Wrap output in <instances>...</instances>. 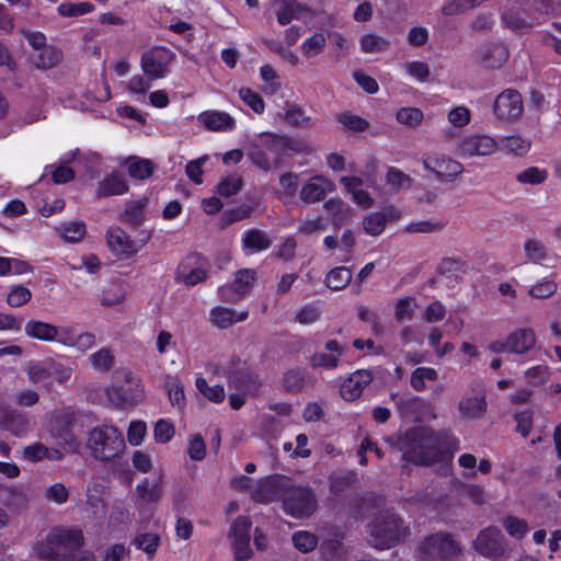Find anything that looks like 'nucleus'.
I'll use <instances>...</instances> for the list:
<instances>
[{
    "label": "nucleus",
    "mask_w": 561,
    "mask_h": 561,
    "mask_svg": "<svg viewBox=\"0 0 561 561\" xmlns=\"http://www.w3.org/2000/svg\"><path fill=\"white\" fill-rule=\"evenodd\" d=\"M397 448L402 453L403 460L421 467L440 463L447 473L454 453L458 449V440L448 431L414 427L398 437Z\"/></svg>",
    "instance_id": "f257e3e1"
},
{
    "label": "nucleus",
    "mask_w": 561,
    "mask_h": 561,
    "mask_svg": "<svg viewBox=\"0 0 561 561\" xmlns=\"http://www.w3.org/2000/svg\"><path fill=\"white\" fill-rule=\"evenodd\" d=\"M84 543L77 528H53L44 539L34 543L35 554L46 561H72Z\"/></svg>",
    "instance_id": "f03ea898"
},
{
    "label": "nucleus",
    "mask_w": 561,
    "mask_h": 561,
    "mask_svg": "<svg viewBox=\"0 0 561 561\" xmlns=\"http://www.w3.org/2000/svg\"><path fill=\"white\" fill-rule=\"evenodd\" d=\"M87 447L92 457L108 462L124 453L126 444L122 432L117 427L101 425L89 432Z\"/></svg>",
    "instance_id": "7ed1b4c3"
},
{
    "label": "nucleus",
    "mask_w": 561,
    "mask_h": 561,
    "mask_svg": "<svg viewBox=\"0 0 561 561\" xmlns=\"http://www.w3.org/2000/svg\"><path fill=\"white\" fill-rule=\"evenodd\" d=\"M408 535L403 520L391 510L380 512L369 524L370 543L377 549H389Z\"/></svg>",
    "instance_id": "20e7f679"
},
{
    "label": "nucleus",
    "mask_w": 561,
    "mask_h": 561,
    "mask_svg": "<svg viewBox=\"0 0 561 561\" xmlns=\"http://www.w3.org/2000/svg\"><path fill=\"white\" fill-rule=\"evenodd\" d=\"M219 371L227 378L230 389H236L250 397L259 396L262 381L239 357L232 356L228 363L216 365L215 373Z\"/></svg>",
    "instance_id": "39448f33"
},
{
    "label": "nucleus",
    "mask_w": 561,
    "mask_h": 561,
    "mask_svg": "<svg viewBox=\"0 0 561 561\" xmlns=\"http://www.w3.org/2000/svg\"><path fill=\"white\" fill-rule=\"evenodd\" d=\"M283 511L294 518H308L318 507V500L310 486L289 482L282 502Z\"/></svg>",
    "instance_id": "423d86ee"
},
{
    "label": "nucleus",
    "mask_w": 561,
    "mask_h": 561,
    "mask_svg": "<svg viewBox=\"0 0 561 561\" xmlns=\"http://www.w3.org/2000/svg\"><path fill=\"white\" fill-rule=\"evenodd\" d=\"M422 561H450L462 554L461 545L449 533H435L420 545Z\"/></svg>",
    "instance_id": "0eeeda50"
},
{
    "label": "nucleus",
    "mask_w": 561,
    "mask_h": 561,
    "mask_svg": "<svg viewBox=\"0 0 561 561\" xmlns=\"http://www.w3.org/2000/svg\"><path fill=\"white\" fill-rule=\"evenodd\" d=\"M175 54L163 46H154L141 56L140 66L148 80H158L165 76Z\"/></svg>",
    "instance_id": "6e6552de"
},
{
    "label": "nucleus",
    "mask_w": 561,
    "mask_h": 561,
    "mask_svg": "<svg viewBox=\"0 0 561 561\" xmlns=\"http://www.w3.org/2000/svg\"><path fill=\"white\" fill-rule=\"evenodd\" d=\"M473 548L485 558H501L506 553L505 537L497 527L489 526L479 531L473 541Z\"/></svg>",
    "instance_id": "1a4fd4ad"
},
{
    "label": "nucleus",
    "mask_w": 561,
    "mask_h": 561,
    "mask_svg": "<svg viewBox=\"0 0 561 561\" xmlns=\"http://www.w3.org/2000/svg\"><path fill=\"white\" fill-rule=\"evenodd\" d=\"M252 523L247 516H239L230 527L229 537L232 539L233 556L237 561L249 560L252 556L250 548V529Z\"/></svg>",
    "instance_id": "9d476101"
},
{
    "label": "nucleus",
    "mask_w": 561,
    "mask_h": 561,
    "mask_svg": "<svg viewBox=\"0 0 561 561\" xmlns=\"http://www.w3.org/2000/svg\"><path fill=\"white\" fill-rule=\"evenodd\" d=\"M256 280V272L251 268H242L236 273L232 284L219 288V295L225 302H237L250 294Z\"/></svg>",
    "instance_id": "9b49d317"
},
{
    "label": "nucleus",
    "mask_w": 561,
    "mask_h": 561,
    "mask_svg": "<svg viewBox=\"0 0 561 561\" xmlns=\"http://www.w3.org/2000/svg\"><path fill=\"white\" fill-rule=\"evenodd\" d=\"M290 479L284 476H270L257 482L252 491V499L260 503H271L277 500L283 502L284 493Z\"/></svg>",
    "instance_id": "f8f14e48"
},
{
    "label": "nucleus",
    "mask_w": 561,
    "mask_h": 561,
    "mask_svg": "<svg viewBox=\"0 0 561 561\" xmlns=\"http://www.w3.org/2000/svg\"><path fill=\"white\" fill-rule=\"evenodd\" d=\"M523 111V99L517 90L506 89L501 92L494 101L493 112L500 119H518L522 116Z\"/></svg>",
    "instance_id": "ddd939ff"
},
{
    "label": "nucleus",
    "mask_w": 561,
    "mask_h": 561,
    "mask_svg": "<svg viewBox=\"0 0 561 561\" xmlns=\"http://www.w3.org/2000/svg\"><path fill=\"white\" fill-rule=\"evenodd\" d=\"M124 377L126 385L111 387L107 390V397L117 405L137 404L142 399L139 381L130 371H126Z\"/></svg>",
    "instance_id": "4468645a"
},
{
    "label": "nucleus",
    "mask_w": 561,
    "mask_h": 561,
    "mask_svg": "<svg viewBox=\"0 0 561 561\" xmlns=\"http://www.w3.org/2000/svg\"><path fill=\"white\" fill-rule=\"evenodd\" d=\"M73 422V416L69 413L57 414L49 422V433L51 436L61 439L72 451L79 447V442L72 434Z\"/></svg>",
    "instance_id": "2eb2a0df"
},
{
    "label": "nucleus",
    "mask_w": 561,
    "mask_h": 561,
    "mask_svg": "<svg viewBox=\"0 0 561 561\" xmlns=\"http://www.w3.org/2000/svg\"><path fill=\"white\" fill-rule=\"evenodd\" d=\"M334 184L322 175L310 178L300 190V198L306 204H314L324 198V196L334 191Z\"/></svg>",
    "instance_id": "dca6fc26"
},
{
    "label": "nucleus",
    "mask_w": 561,
    "mask_h": 561,
    "mask_svg": "<svg viewBox=\"0 0 561 561\" xmlns=\"http://www.w3.org/2000/svg\"><path fill=\"white\" fill-rule=\"evenodd\" d=\"M373 373L359 369L353 373L341 386V396L346 401L357 399L363 390L373 381Z\"/></svg>",
    "instance_id": "f3484780"
},
{
    "label": "nucleus",
    "mask_w": 561,
    "mask_h": 561,
    "mask_svg": "<svg viewBox=\"0 0 561 561\" xmlns=\"http://www.w3.org/2000/svg\"><path fill=\"white\" fill-rule=\"evenodd\" d=\"M496 142L489 136H471L461 141L458 148L462 158L473 156H486L494 152Z\"/></svg>",
    "instance_id": "a211bd4d"
},
{
    "label": "nucleus",
    "mask_w": 561,
    "mask_h": 561,
    "mask_svg": "<svg viewBox=\"0 0 561 561\" xmlns=\"http://www.w3.org/2000/svg\"><path fill=\"white\" fill-rule=\"evenodd\" d=\"M508 50L502 44H489L481 46L476 51L478 62L486 68H501L508 59Z\"/></svg>",
    "instance_id": "6ab92c4d"
},
{
    "label": "nucleus",
    "mask_w": 561,
    "mask_h": 561,
    "mask_svg": "<svg viewBox=\"0 0 561 561\" xmlns=\"http://www.w3.org/2000/svg\"><path fill=\"white\" fill-rule=\"evenodd\" d=\"M400 217V211L393 206L385 207L381 211L370 213L363 219V228L370 236H379L386 228L388 220Z\"/></svg>",
    "instance_id": "aec40b11"
},
{
    "label": "nucleus",
    "mask_w": 561,
    "mask_h": 561,
    "mask_svg": "<svg viewBox=\"0 0 561 561\" xmlns=\"http://www.w3.org/2000/svg\"><path fill=\"white\" fill-rule=\"evenodd\" d=\"M106 241L111 251L117 255L130 256L138 251L135 241L119 227L107 230Z\"/></svg>",
    "instance_id": "412c9836"
},
{
    "label": "nucleus",
    "mask_w": 561,
    "mask_h": 561,
    "mask_svg": "<svg viewBox=\"0 0 561 561\" xmlns=\"http://www.w3.org/2000/svg\"><path fill=\"white\" fill-rule=\"evenodd\" d=\"M426 170L432 171L436 178H454L463 171L462 165L447 157H428L424 160Z\"/></svg>",
    "instance_id": "4be33fe9"
},
{
    "label": "nucleus",
    "mask_w": 561,
    "mask_h": 561,
    "mask_svg": "<svg viewBox=\"0 0 561 561\" xmlns=\"http://www.w3.org/2000/svg\"><path fill=\"white\" fill-rule=\"evenodd\" d=\"M510 353L523 355L534 348L537 337L530 328H519L507 335Z\"/></svg>",
    "instance_id": "5701e85b"
},
{
    "label": "nucleus",
    "mask_w": 561,
    "mask_h": 561,
    "mask_svg": "<svg viewBox=\"0 0 561 561\" xmlns=\"http://www.w3.org/2000/svg\"><path fill=\"white\" fill-rule=\"evenodd\" d=\"M127 191L128 184L124 175L111 173L99 183L96 195L99 198H103L113 195H122Z\"/></svg>",
    "instance_id": "b1692460"
},
{
    "label": "nucleus",
    "mask_w": 561,
    "mask_h": 561,
    "mask_svg": "<svg viewBox=\"0 0 561 561\" xmlns=\"http://www.w3.org/2000/svg\"><path fill=\"white\" fill-rule=\"evenodd\" d=\"M341 183L346 191L352 194L353 201L364 208H369L374 205V199L368 192L362 188L364 181L357 176H343Z\"/></svg>",
    "instance_id": "393cba45"
},
{
    "label": "nucleus",
    "mask_w": 561,
    "mask_h": 561,
    "mask_svg": "<svg viewBox=\"0 0 561 561\" xmlns=\"http://www.w3.org/2000/svg\"><path fill=\"white\" fill-rule=\"evenodd\" d=\"M458 410L465 419H480L486 410L484 393L467 397L459 401Z\"/></svg>",
    "instance_id": "a878e982"
},
{
    "label": "nucleus",
    "mask_w": 561,
    "mask_h": 561,
    "mask_svg": "<svg viewBox=\"0 0 561 561\" xmlns=\"http://www.w3.org/2000/svg\"><path fill=\"white\" fill-rule=\"evenodd\" d=\"M381 499L373 493L354 496L350 502V510L353 517L364 519L370 514L373 507L379 506Z\"/></svg>",
    "instance_id": "bb28decb"
},
{
    "label": "nucleus",
    "mask_w": 561,
    "mask_h": 561,
    "mask_svg": "<svg viewBox=\"0 0 561 561\" xmlns=\"http://www.w3.org/2000/svg\"><path fill=\"white\" fill-rule=\"evenodd\" d=\"M0 504L11 512L19 513L26 507L27 496L18 488L2 485L0 489Z\"/></svg>",
    "instance_id": "cd10ccee"
},
{
    "label": "nucleus",
    "mask_w": 561,
    "mask_h": 561,
    "mask_svg": "<svg viewBox=\"0 0 561 561\" xmlns=\"http://www.w3.org/2000/svg\"><path fill=\"white\" fill-rule=\"evenodd\" d=\"M24 332L26 336L42 341V342H54L56 336V325L41 321V320H28L25 323Z\"/></svg>",
    "instance_id": "c85d7f7f"
},
{
    "label": "nucleus",
    "mask_w": 561,
    "mask_h": 561,
    "mask_svg": "<svg viewBox=\"0 0 561 561\" xmlns=\"http://www.w3.org/2000/svg\"><path fill=\"white\" fill-rule=\"evenodd\" d=\"M248 311L237 313L232 309L225 307H215L210 311V321L219 329H227L236 322L243 321L248 318Z\"/></svg>",
    "instance_id": "c756f323"
},
{
    "label": "nucleus",
    "mask_w": 561,
    "mask_h": 561,
    "mask_svg": "<svg viewBox=\"0 0 561 561\" xmlns=\"http://www.w3.org/2000/svg\"><path fill=\"white\" fill-rule=\"evenodd\" d=\"M198 119L209 129L215 131L232 129L234 119L225 112H204Z\"/></svg>",
    "instance_id": "7c9ffc66"
},
{
    "label": "nucleus",
    "mask_w": 561,
    "mask_h": 561,
    "mask_svg": "<svg viewBox=\"0 0 561 561\" xmlns=\"http://www.w3.org/2000/svg\"><path fill=\"white\" fill-rule=\"evenodd\" d=\"M242 245L244 250H249L251 253L260 252L272 245V239L263 230L250 229L242 239Z\"/></svg>",
    "instance_id": "2f4dec72"
},
{
    "label": "nucleus",
    "mask_w": 561,
    "mask_h": 561,
    "mask_svg": "<svg viewBox=\"0 0 561 561\" xmlns=\"http://www.w3.org/2000/svg\"><path fill=\"white\" fill-rule=\"evenodd\" d=\"M259 137L261 146L274 154L275 165H280L282 157L285 153V135L262 133Z\"/></svg>",
    "instance_id": "473e14b6"
},
{
    "label": "nucleus",
    "mask_w": 561,
    "mask_h": 561,
    "mask_svg": "<svg viewBox=\"0 0 561 561\" xmlns=\"http://www.w3.org/2000/svg\"><path fill=\"white\" fill-rule=\"evenodd\" d=\"M353 273L346 266L332 268L325 276L324 283L332 290L344 289L352 280Z\"/></svg>",
    "instance_id": "72a5a7b5"
},
{
    "label": "nucleus",
    "mask_w": 561,
    "mask_h": 561,
    "mask_svg": "<svg viewBox=\"0 0 561 561\" xmlns=\"http://www.w3.org/2000/svg\"><path fill=\"white\" fill-rule=\"evenodd\" d=\"M26 374L28 380L32 383H45L47 386L50 385V357L41 360L31 363L26 368Z\"/></svg>",
    "instance_id": "f704fd0d"
},
{
    "label": "nucleus",
    "mask_w": 561,
    "mask_h": 561,
    "mask_svg": "<svg viewBox=\"0 0 561 561\" xmlns=\"http://www.w3.org/2000/svg\"><path fill=\"white\" fill-rule=\"evenodd\" d=\"M147 199L130 201L126 204L124 214L121 219L135 227L140 226L144 222V209L146 207Z\"/></svg>",
    "instance_id": "c9c22d12"
},
{
    "label": "nucleus",
    "mask_w": 561,
    "mask_h": 561,
    "mask_svg": "<svg viewBox=\"0 0 561 561\" xmlns=\"http://www.w3.org/2000/svg\"><path fill=\"white\" fill-rule=\"evenodd\" d=\"M305 8L296 0H282L277 11V21L280 25H287L294 19H299Z\"/></svg>",
    "instance_id": "e433bc0d"
},
{
    "label": "nucleus",
    "mask_w": 561,
    "mask_h": 561,
    "mask_svg": "<svg viewBox=\"0 0 561 561\" xmlns=\"http://www.w3.org/2000/svg\"><path fill=\"white\" fill-rule=\"evenodd\" d=\"M62 58V54L59 49L46 46L38 50V54L34 58V64L38 69H50L59 64Z\"/></svg>",
    "instance_id": "4c0bfd02"
},
{
    "label": "nucleus",
    "mask_w": 561,
    "mask_h": 561,
    "mask_svg": "<svg viewBox=\"0 0 561 561\" xmlns=\"http://www.w3.org/2000/svg\"><path fill=\"white\" fill-rule=\"evenodd\" d=\"M127 164L129 175L137 180H145L149 178L154 169L153 163L150 160L138 157H130L127 160Z\"/></svg>",
    "instance_id": "58836bf2"
},
{
    "label": "nucleus",
    "mask_w": 561,
    "mask_h": 561,
    "mask_svg": "<svg viewBox=\"0 0 561 561\" xmlns=\"http://www.w3.org/2000/svg\"><path fill=\"white\" fill-rule=\"evenodd\" d=\"M284 119L294 127H312L314 125L312 118L306 115L304 108L298 104L288 105Z\"/></svg>",
    "instance_id": "ea45409f"
},
{
    "label": "nucleus",
    "mask_w": 561,
    "mask_h": 561,
    "mask_svg": "<svg viewBox=\"0 0 561 561\" xmlns=\"http://www.w3.org/2000/svg\"><path fill=\"white\" fill-rule=\"evenodd\" d=\"M321 556L323 561H346L345 549L343 543L336 539L325 540L321 547Z\"/></svg>",
    "instance_id": "a19ab883"
},
{
    "label": "nucleus",
    "mask_w": 561,
    "mask_h": 561,
    "mask_svg": "<svg viewBox=\"0 0 561 561\" xmlns=\"http://www.w3.org/2000/svg\"><path fill=\"white\" fill-rule=\"evenodd\" d=\"M318 541L317 535L306 530L296 531L291 536L294 547L301 553L313 551L318 546Z\"/></svg>",
    "instance_id": "79ce46f5"
},
{
    "label": "nucleus",
    "mask_w": 561,
    "mask_h": 561,
    "mask_svg": "<svg viewBox=\"0 0 561 561\" xmlns=\"http://www.w3.org/2000/svg\"><path fill=\"white\" fill-rule=\"evenodd\" d=\"M360 48L367 54H377L386 51L390 43L385 37L375 34H365L360 37Z\"/></svg>",
    "instance_id": "37998d69"
},
{
    "label": "nucleus",
    "mask_w": 561,
    "mask_h": 561,
    "mask_svg": "<svg viewBox=\"0 0 561 561\" xmlns=\"http://www.w3.org/2000/svg\"><path fill=\"white\" fill-rule=\"evenodd\" d=\"M324 208L332 213L334 225H341L351 217V208L340 198H331L324 203Z\"/></svg>",
    "instance_id": "c03bdc74"
},
{
    "label": "nucleus",
    "mask_w": 561,
    "mask_h": 561,
    "mask_svg": "<svg viewBox=\"0 0 561 561\" xmlns=\"http://www.w3.org/2000/svg\"><path fill=\"white\" fill-rule=\"evenodd\" d=\"M357 480V476L353 471L332 473L329 478L330 491L333 494H339L353 485Z\"/></svg>",
    "instance_id": "a18cd8bd"
},
{
    "label": "nucleus",
    "mask_w": 561,
    "mask_h": 561,
    "mask_svg": "<svg viewBox=\"0 0 561 561\" xmlns=\"http://www.w3.org/2000/svg\"><path fill=\"white\" fill-rule=\"evenodd\" d=\"M438 377L437 371L431 367H417L412 371L410 383L411 387L416 391H422L425 389V381H434Z\"/></svg>",
    "instance_id": "49530a36"
},
{
    "label": "nucleus",
    "mask_w": 561,
    "mask_h": 561,
    "mask_svg": "<svg viewBox=\"0 0 561 561\" xmlns=\"http://www.w3.org/2000/svg\"><path fill=\"white\" fill-rule=\"evenodd\" d=\"M197 390L209 401L215 403H221L226 398L225 388L220 385L209 386L206 379H196Z\"/></svg>",
    "instance_id": "de8ad7c7"
},
{
    "label": "nucleus",
    "mask_w": 561,
    "mask_h": 561,
    "mask_svg": "<svg viewBox=\"0 0 561 561\" xmlns=\"http://www.w3.org/2000/svg\"><path fill=\"white\" fill-rule=\"evenodd\" d=\"M170 403L179 409L185 405L184 386L176 378H168L165 382Z\"/></svg>",
    "instance_id": "09e8293b"
},
{
    "label": "nucleus",
    "mask_w": 561,
    "mask_h": 561,
    "mask_svg": "<svg viewBox=\"0 0 561 561\" xmlns=\"http://www.w3.org/2000/svg\"><path fill=\"white\" fill-rule=\"evenodd\" d=\"M502 149L514 153L515 156H524L530 149V141L519 136H508L501 141Z\"/></svg>",
    "instance_id": "8fccbe9b"
},
{
    "label": "nucleus",
    "mask_w": 561,
    "mask_h": 561,
    "mask_svg": "<svg viewBox=\"0 0 561 561\" xmlns=\"http://www.w3.org/2000/svg\"><path fill=\"white\" fill-rule=\"evenodd\" d=\"M386 183L393 192H399L402 187L411 186L412 179L401 170L390 167L386 174Z\"/></svg>",
    "instance_id": "3c124183"
},
{
    "label": "nucleus",
    "mask_w": 561,
    "mask_h": 561,
    "mask_svg": "<svg viewBox=\"0 0 561 561\" xmlns=\"http://www.w3.org/2000/svg\"><path fill=\"white\" fill-rule=\"evenodd\" d=\"M325 45V36L322 33H314L302 43L301 50L306 57L311 58L321 54L324 50Z\"/></svg>",
    "instance_id": "603ef678"
},
{
    "label": "nucleus",
    "mask_w": 561,
    "mask_h": 561,
    "mask_svg": "<svg viewBox=\"0 0 561 561\" xmlns=\"http://www.w3.org/2000/svg\"><path fill=\"white\" fill-rule=\"evenodd\" d=\"M548 178V173L543 169L529 167L516 175V181L520 184L538 185L543 183Z\"/></svg>",
    "instance_id": "864d4df0"
},
{
    "label": "nucleus",
    "mask_w": 561,
    "mask_h": 561,
    "mask_svg": "<svg viewBox=\"0 0 561 561\" xmlns=\"http://www.w3.org/2000/svg\"><path fill=\"white\" fill-rule=\"evenodd\" d=\"M248 157L253 164L265 172L270 171L273 167H276L274 163V158L271 159L259 145L251 146L250 150L248 151Z\"/></svg>",
    "instance_id": "5fc2aeb1"
},
{
    "label": "nucleus",
    "mask_w": 561,
    "mask_h": 561,
    "mask_svg": "<svg viewBox=\"0 0 561 561\" xmlns=\"http://www.w3.org/2000/svg\"><path fill=\"white\" fill-rule=\"evenodd\" d=\"M397 121L410 127H415L423 121V112L416 107H402L396 114Z\"/></svg>",
    "instance_id": "6e6d98bb"
},
{
    "label": "nucleus",
    "mask_w": 561,
    "mask_h": 561,
    "mask_svg": "<svg viewBox=\"0 0 561 561\" xmlns=\"http://www.w3.org/2000/svg\"><path fill=\"white\" fill-rule=\"evenodd\" d=\"M94 369L108 371L114 365V356L108 348H102L90 356Z\"/></svg>",
    "instance_id": "4d7b16f0"
},
{
    "label": "nucleus",
    "mask_w": 561,
    "mask_h": 561,
    "mask_svg": "<svg viewBox=\"0 0 561 561\" xmlns=\"http://www.w3.org/2000/svg\"><path fill=\"white\" fill-rule=\"evenodd\" d=\"M339 123H341L345 128L353 131H364L368 128L369 124L366 119L358 115H354L352 113L345 112L341 113L336 116Z\"/></svg>",
    "instance_id": "13d9d810"
},
{
    "label": "nucleus",
    "mask_w": 561,
    "mask_h": 561,
    "mask_svg": "<svg viewBox=\"0 0 561 561\" xmlns=\"http://www.w3.org/2000/svg\"><path fill=\"white\" fill-rule=\"evenodd\" d=\"M138 497L144 502H158L161 499V486L159 483H154L153 485H149L148 479H145L136 488Z\"/></svg>",
    "instance_id": "bf43d9fd"
},
{
    "label": "nucleus",
    "mask_w": 561,
    "mask_h": 561,
    "mask_svg": "<svg viewBox=\"0 0 561 561\" xmlns=\"http://www.w3.org/2000/svg\"><path fill=\"white\" fill-rule=\"evenodd\" d=\"M93 4L85 1V2H79V3H61L58 7V13L62 16H79L87 13H90L93 10Z\"/></svg>",
    "instance_id": "052dcab7"
},
{
    "label": "nucleus",
    "mask_w": 561,
    "mask_h": 561,
    "mask_svg": "<svg viewBox=\"0 0 561 561\" xmlns=\"http://www.w3.org/2000/svg\"><path fill=\"white\" fill-rule=\"evenodd\" d=\"M243 181L241 176L231 175L222 179L218 186L217 192L225 197L236 195L242 187Z\"/></svg>",
    "instance_id": "680f3d73"
},
{
    "label": "nucleus",
    "mask_w": 561,
    "mask_h": 561,
    "mask_svg": "<svg viewBox=\"0 0 561 561\" xmlns=\"http://www.w3.org/2000/svg\"><path fill=\"white\" fill-rule=\"evenodd\" d=\"M134 545L147 554H154L160 545V537L156 534H141L134 539Z\"/></svg>",
    "instance_id": "e2e57ef3"
},
{
    "label": "nucleus",
    "mask_w": 561,
    "mask_h": 561,
    "mask_svg": "<svg viewBox=\"0 0 561 561\" xmlns=\"http://www.w3.org/2000/svg\"><path fill=\"white\" fill-rule=\"evenodd\" d=\"M305 385V373L299 369L287 371L283 377V386L286 391L297 392Z\"/></svg>",
    "instance_id": "0e129e2a"
},
{
    "label": "nucleus",
    "mask_w": 561,
    "mask_h": 561,
    "mask_svg": "<svg viewBox=\"0 0 561 561\" xmlns=\"http://www.w3.org/2000/svg\"><path fill=\"white\" fill-rule=\"evenodd\" d=\"M416 307L415 299L412 297L400 298L394 306V318L398 322H402L405 318L411 319L414 308Z\"/></svg>",
    "instance_id": "69168bd1"
},
{
    "label": "nucleus",
    "mask_w": 561,
    "mask_h": 561,
    "mask_svg": "<svg viewBox=\"0 0 561 561\" xmlns=\"http://www.w3.org/2000/svg\"><path fill=\"white\" fill-rule=\"evenodd\" d=\"M527 257L531 261H541L547 256V249L542 241L538 239H528L524 244Z\"/></svg>",
    "instance_id": "338daca9"
},
{
    "label": "nucleus",
    "mask_w": 561,
    "mask_h": 561,
    "mask_svg": "<svg viewBox=\"0 0 561 561\" xmlns=\"http://www.w3.org/2000/svg\"><path fill=\"white\" fill-rule=\"evenodd\" d=\"M32 298V293L26 287L19 285L11 288L8 294L7 301L11 307H21L28 302Z\"/></svg>",
    "instance_id": "774afa93"
}]
</instances>
